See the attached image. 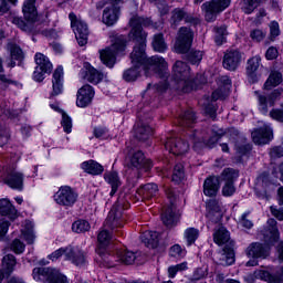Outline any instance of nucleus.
Listing matches in <instances>:
<instances>
[{
  "instance_id": "nucleus-1",
  "label": "nucleus",
  "mask_w": 283,
  "mask_h": 283,
  "mask_svg": "<svg viewBox=\"0 0 283 283\" xmlns=\"http://www.w3.org/2000/svg\"><path fill=\"white\" fill-rule=\"evenodd\" d=\"M154 25V22L149 18H142L138 15H133L129 20V27L132 28L128 36L133 41L137 42L130 53L132 67L127 69L123 73V78L127 83H134L140 76V72H145L146 76H151V74H158L161 78H167L169 73L167 72L169 65L167 61L160 55H154L147 57L145 53V48L147 43V32L143 30L144 28H149Z\"/></svg>"
},
{
  "instance_id": "nucleus-2",
  "label": "nucleus",
  "mask_w": 283,
  "mask_h": 283,
  "mask_svg": "<svg viewBox=\"0 0 283 283\" xmlns=\"http://www.w3.org/2000/svg\"><path fill=\"white\" fill-rule=\"evenodd\" d=\"M263 239L265 244L255 242L248 247L247 255H249V258H266L269 255V249L280 240V231L277 230V221H275V219L268 220Z\"/></svg>"
},
{
  "instance_id": "nucleus-3",
  "label": "nucleus",
  "mask_w": 283,
  "mask_h": 283,
  "mask_svg": "<svg viewBox=\"0 0 283 283\" xmlns=\"http://www.w3.org/2000/svg\"><path fill=\"white\" fill-rule=\"evenodd\" d=\"M171 85L178 92L187 94L193 90V76L189 71V65L182 61H177L172 66Z\"/></svg>"
},
{
  "instance_id": "nucleus-4",
  "label": "nucleus",
  "mask_w": 283,
  "mask_h": 283,
  "mask_svg": "<svg viewBox=\"0 0 283 283\" xmlns=\"http://www.w3.org/2000/svg\"><path fill=\"white\" fill-rule=\"evenodd\" d=\"M127 48V38L125 35H117L112 40V45L99 51V59L106 67H114L116 56L123 54Z\"/></svg>"
},
{
  "instance_id": "nucleus-5",
  "label": "nucleus",
  "mask_w": 283,
  "mask_h": 283,
  "mask_svg": "<svg viewBox=\"0 0 283 283\" xmlns=\"http://www.w3.org/2000/svg\"><path fill=\"white\" fill-rule=\"evenodd\" d=\"M33 279L36 282L48 283H70L67 276L59 270L52 268H35L33 269Z\"/></svg>"
},
{
  "instance_id": "nucleus-6",
  "label": "nucleus",
  "mask_w": 283,
  "mask_h": 283,
  "mask_svg": "<svg viewBox=\"0 0 283 283\" xmlns=\"http://www.w3.org/2000/svg\"><path fill=\"white\" fill-rule=\"evenodd\" d=\"M193 30L187 27H181L177 32V38L175 42V52L177 54H187L193 45Z\"/></svg>"
},
{
  "instance_id": "nucleus-7",
  "label": "nucleus",
  "mask_w": 283,
  "mask_h": 283,
  "mask_svg": "<svg viewBox=\"0 0 283 283\" xmlns=\"http://www.w3.org/2000/svg\"><path fill=\"white\" fill-rule=\"evenodd\" d=\"M105 229H112V231H117L125 227V214H123V203L118 200L116 205L113 206L104 223Z\"/></svg>"
},
{
  "instance_id": "nucleus-8",
  "label": "nucleus",
  "mask_w": 283,
  "mask_h": 283,
  "mask_svg": "<svg viewBox=\"0 0 283 283\" xmlns=\"http://www.w3.org/2000/svg\"><path fill=\"white\" fill-rule=\"evenodd\" d=\"M69 19L71 21V28L75 34V39L83 48V45H87V36L90 34V29H87V23L83 21V19L77 18L76 14L70 13Z\"/></svg>"
},
{
  "instance_id": "nucleus-9",
  "label": "nucleus",
  "mask_w": 283,
  "mask_h": 283,
  "mask_svg": "<svg viewBox=\"0 0 283 283\" xmlns=\"http://www.w3.org/2000/svg\"><path fill=\"white\" fill-rule=\"evenodd\" d=\"M54 200L56 205L70 209V207H74V205H76V200H78V192L70 186H61L54 195Z\"/></svg>"
},
{
  "instance_id": "nucleus-10",
  "label": "nucleus",
  "mask_w": 283,
  "mask_h": 283,
  "mask_svg": "<svg viewBox=\"0 0 283 283\" xmlns=\"http://www.w3.org/2000/svg\"><path fill=\"white\" fill-rule=\"evenodd\" d=\"M231 0H211L202 4V11L205 12L206 21H213L220 12L227 10Z\"/></svg>"
},
{
  "instance_id": "nucleus-11",
  "label": "nucleus",
  "mask_w": 283,
  "mask_h": 283,
  "mask_svg": "<svg viewBox=\"0 0 283 283\" xmlns=\"http://www.w3.org/2000/svg\"><path fill=\"white\" fill-rule=\"evenodd\" d=\"M255 280H263L269 283H283V266L275 274H271L266 270H256L245 276V281L249 283H254Z\"/></svg>"
},
{
  "instance_id": "nucleus-12",
  "label": "nucleus",
  "mask_w": 283,
  "mask_h": 283,
  "mask_svg": "<svg viewBox=\"0 0 283 283\" xmlns=\"http://www.w3.org/2000/svg\"><path fill=\"white\" fill-rule=\"evenodd\" d=\"M65 260L74 264L75 266H83L87 262V255L85 251L78 245H67L65 248Z\"/></svg>"
},
{
  "instance_id": "nucleus-13",
  "label": "nucleus",
  "mask_w": 283,
  "mask_h": 283,
  "mask_svg": "<svg viewBox=\"0 0 283 283\" xmlns=\"http://www.w3.org/2000/svg\"><path fill=\"white\" fill-rule=\"evenodd\" d=\"M167 196L170 200V206L161 214V220L166 227H174L178 222V216L176 214V196L171 190L167 191Z\"/></svg>"
},
{
  "instance_id": "nucleus-14",
  "label": "nucleus",
  "mask_w": 283,
  "mask_h": 283,
  "mask_svg": "<svg viewBox=\"0 0 283 283\" xmlns=\"http://www.w3.org/2000/svg\"><path fill=\"white\" fill-rule=\"evenodd\" d=\"M231 92V78L229 76L223 75L218 80V88L212 92L211 101H224L227 96H229Z\"/></svg>"
},
{
  "instance_id": "nucleus-15",
  "label": "nucleus",
  "mask_w": 283,
  "mask_h": 283,
  "mask_svg": "<svg viewBox=\"0 0 283 283\" xmlns=\"http://www.w3.org/2000/svg\"><path fill=\"white\" fill-rule=\"evenodd\" d=\"M165 148L169 154H174V156H182V154H187L189 151V145L187 142L176 137L167 138Z\"/></svg>"
},
{
  "instance_id": "nucleus-16",
  "label": "nucleus",
  "mask_w": 283,
  "mask_h": 283,
  "mask_svg": "<svg viewBox=\"0 0 283 283\" xmlns=\"http://www.w3.org/2000/svg\"><path fill=\"white\" fill-rule=\"evenodd\" d=\"M23 172L17 168H9L7 170V177L4 178V184L11 189H17L18 191L23 190Z\"/></svg>"
},
{
  "instance_id": "nucleus-17",
  "label": "nucleus",
  "mask_w": 283,
  "mask_h": 283,
  "mask_svg": "<svg viewBox=\"0 0 283 283\" xmlns=\"http://www.w3.org/2000/svg\"><path fill=\"white\" fill-rule=\"evenodd\" d=\"M80 76L93 85H98V83L105 78V75L90 63H84V67L80 72Z\"/></svg>"
},
{
  "instance_id": "nucleus-18",
  "label": "nucleus",
  "mask_w": 283,
  "mask_h": 283,
  "mask_svg": "<svg viewBox=\"0 0 283 283\" xmlns=\"http://www.w3.org/2000/svg\"><path fill=\"white\" fill-rule=\"evenodd\" d=\"M96 93L94 92V87L92 85L86 84L82 86L76 94V105L77 107L85 108L88 105L92 104V101H94V95Z\"/></svg>"
},
{
  "instance_id": "nucleus-19",
  "label": "nucleus",
  "mask_w": 283,
  "mask_h": 283,
  "mask_svg": "<svg viewBox=\"0 0 283 283\" xmlns=\"http://www.w3.org/2000/svg\"><path fill=\"white\" fill-rule=\"evenodd\" d=\"M273 139V128L264 124L263 127L252 132V140L255 145H268Z\"/></svg>"
},
{
  "instance_id": "nucleus-20",
  "label": "nucleus",
  "mask_w": 283,
  "mask_h": 283,
  "mask_svg": "<svg viewBox=\"0 0 283 283\" xmlns=\"http://www.w3.org/2000/svg\"><path fill=\"white\" fill-rule=\"evenodd\" d=\"M282 88H276L272 92V94L266 98L264 95H259L258 101H259V109L261 114H269V107H273L275 105V101L282 96Z\"/></svg>"
},
{
  "instance_id": "nucleus-21",
  "label": "nucleus",
  "mask_w": 283,
  "mask_h": 283,
  "mask_svg": "<svg viewBox=\"0 0 283 283\" xmlns=\"http://www.w3.org/2000/svg\"><path fill=\"white\" fill-rule=\"evenodd\" d=\"M14 266H17V258H14V255L7 254L2 258L0 265V283L14 273Z\"/></svg>"
},
{
  "instance_id": "nucleus-22",
  "label": "nucleus",
  "mask_w": 283,
  "mask_h": 283,
  "mask_svg": "<svg viewBox=\"0 0 283 283\" xmlns=\"http://www.w3.org/2000/svg\"><path fill=\"white\" fill-rule=\"evenodd\" d=\"M129 166L134 169H145V171H149L154 165L150 159L145 158V154L143 151H135L129 158Z\"/></svg>"
},
{
  "instance_id": "nucleus-23",
  "label": "nucleus",
  "mask_w": 283,
  "mask_h": 283,
  "mask_svg": "<svg viewBox=\"0 0 283 283\" xmlns=\"http://www.w3.org/2000/svg\"><path fill=\"white\" fill-rule=\"evenodd\" d=\"M190 140L193 143V147H210L212 148L213 145L220 140V133H217L214 136L207 138L202 136V133L196 132L193 135L190 136Z\"/></svg>"
},
{
  "instance_id": "nucleus-24",
  "label": "nucleus",
  "mask_w": 283,
  "mask_h": 283,
  "mask_svg": "<svg viewBox=\"0 0 283 283\" xmlns=\"http://www.w3.org/2000/svg\"><path fill=\"white\" fill-rule=\"evenodd\" d=\"M240 61H242V55L240 54V51H227V53L223 56V67L226 70H230V72H233L238 70Z\"/></svg>"
},
{
  "instance_id": "nucleus-25",
  "label": "nucleus",
  "mask_w": 283,
  "mask_h": 283,
  "mask_svg": "<svg viewBox=\"0 0 283 283\" xmlns=\"http://www.w3.org/2000/svg\"><path fill=\"white\" fill-rule=\"evenodd\" d=\"M119 17L120 8L115 4H108L103 11L102 21L105 25H115V23L118 22Z\"/></svg>"
},
{
  "instance_id": "nucleus-26",
  "label": "nucleus",
  "mask_w": 283,
  "mask_h": 283,
  "mask_svg": "<svg viewBox=\"0 0 283 283\" xmlns=\"http://www.w3.org/2000/svg\"><path fill=\"white\" fill-rule=\"evenodd\" d=\"M220 190V178L219 177H208L203 182V193L209 198L218 196Z\"/></svg>"
},
{
  "instance_id": "nucleus-27",
  "label": "nucleus",
  "mask_w": 283,
  "mask_h": 283,
  "mask_svg": "<svg viewBox=\"0 0 283 283\" xmlns=\"http://www.w3.org/2000/svg\"><path fill=\"white\" fill-rule=\"evenodd\" d=\"M217 258L219 259L218 264L221 266H231L235 263V252L231 248H224L217 254Z\"/></svg>"
},
{
  "instance_id": "nucleus-28",
  "label": "nucleus",
  "mask_w": 283,
  "mask_h": 283,
  "mask_svg": "<svg viewBox=\"0 0 283 283\" xmlns=\"http://www.w3.org/2000/svg\"><path fill=\"white\" fill-rule=\"evenodd\" d=\"M22 12L27 21H36L39 12L36 11V0H24Z\"/></svg>"
},
{
  "instance_id": "nucleus-29",
  "label": "nucleus",
  "mask_w": 283,
  "mask_h": 283,
  "mask_svg": "<svg viewBox=\"0 0 283 283\" xmlns=\"http://www.w3.org/2000/svg\"><path fill=\"white\" fill-rule=\"evenodd\" d=\"M53 92L52 96L63 94V66H59L53 73Z\"/></svg>"
},
{
  "instance_id": "nucleus-30",
  "label": "nucleus",
  "mask_w": 283,
  "mask_h": 283,
  "mask_svg": "<svg viewBox=\"0 0 283 283\" xmlns=\"http://www.w3.org/2000/svg\"><path fill=\"white\" fill-rule=\"evenodd\" d=\"M81 169L91 176H101L103 174L104 168L103 165L98 164L97 161L91 159L87 161H83L81 164Z\"/></svg>"
},
{
  "instance_id": "nucleus-31",
  "label": "nucleus",
  "mask_w": 283,
  "mask_h": 283,
  "mask_svg": "<svg viewBox=\"0 0 283 283\" xmlns=\"http://www.w3.org/2000/svg\"><path fill=\"white\" fill-rule=\"evenodd\" d=\"M0 216H6L9 220H15L17 218V208L7 198L0 199Z\"/></svg>"
},
{
  "instance_id": "nucleus-32",
  "label": "nucleus",
  "mask_w": 283,
  "mask_h": 283,
  "mask_svg": "<svg viewBox=\"0 0 283 283\" xmlns=\"http://www.w3.org/2000/svg\"><path fill=\"white\" fill-rule=\"evenodd\" d=\"M105 182L111 186L109 196H115L116 191H118V187H120V177H118V172L108 171L104 175Z\"/></svg>"
},
{
  "instance_id": "nucleus-33",
  "label": "nucleus",
  "mask_w": 283,
  "mask_h": 283,
  "mask_svg": "<svg viewBox=\"0 0 283 283\" xmlns=\"http://www.w3.org/2000/svg\"><path fill=\"white\" fill-rule=\"evenodd\" d=\"M137 193H139L144 200L156 198V196H158V185L146 184L145 186L137 190Z\"/></svg>"
},
{
  "instance_id": "nucleus-34",
  "label": "nucleus",
  "mask_w": 283,
  "mask_h": 283,
  "mask_svg": "<svg viewBox=\"0 0 283 283\" xmlns=\"http://www.w3.org/2000/svg\"><path fill=\"white\" fill-rule=\"evenodd\" d=\"M34 61L38 70H43V72H52V62L50 59L43 53H35Z\"/></svg>"
},
{
  "instance_id": "nucleus-35",
  "label": "nucleus",
  "mask_w": 283,
  "mask_h": 283,
  "mask_svg": "<svg viewBox=\"0 0 283 283\" xmlns=\"http://www.w3.org/2000/svg\"><path fill=\"white\" fill-rule=\"evenodd\" d=\"M231 240V234L229 231L221 227L213 233V242L218 244L219 247H222V244H227Z\"/></svg>"
},
{
  "instance_id": "nucleus-36",
  "label": "nucleus",
  "mask_w": 283,
  "mask_h": 283,
  "mask_svg": "<svg viewBox=\"0 0 283 283\" xmlns=\"http://www.w3.org/2000/svg\"><path fill=\"white\" fill-rule=\"evenodd\" d=\"M140 238L146 247H149L150 249H156L158 247V232L145 231Z\"/></svg>"
},
{
  "instance_id": "nucleus-37",
  "label": "nucleus",
  "mask_w": 283,
  "mask_h": 283,
  "mask_svg": "<svg viewBox=\"0 0 283 283\" xmlns=\"http://www.w3.org/2000/svg\"><path fill=\"white\" fill-rule=\"evenodd\" d=\"M153 50H155V52H166L167 51V42H165V35H163V33H157L153 36Z\"/></svg>"
},
{
  "instance_id": "nucleus-38",
  "label": "nucleus",
  "mask_w": 283,
  "mask_h": 283,
  "mask_svg": "<svg viewBox=\"0 0 283 283\" xmlns=\"http://www.w3.org/2000/svg\"><path fill=\"white\" fill-rule=\"evenodd\" d=\"M135 134L138 140H148L154 134V129L149 125L140 124L136 127Z\"/></svg>"
},
{
  "instance_id": "nucleus-39",
  "label": "nucleus",
  "mask_w": 283,
  "mask_h": 283,
  "mask_svg": "<svg viewBox=\"0 0 283 283\" xmlns=\"http://www.w3.org/2000/svg\"><path fill=\"white\" fill-rule=\"evenodd\" d=\"M179 125L181 127H188L191 128L193 125H196V114L193 111H187L184 113V115L179 119Z\"/></svg>"
},
{
  "instance_id": "nucleus-40",
  "label": "nucleus",
  "mask_w": 283,
  "mask_h": 283,
  "mask_svg": "<svg viewBox=\"0 0 283 283\" xmlns=\"http://www.w3.org/2000/svg\"><path fill=\"white\" fill-rule=\"evenodd\" d=\"M282 83V73L280 72H272L264 83L265 90H271V87H277Z\"/></svg>"
},
{
  "instance_id": "nucleus-41",
  "label": "nucleus",
  "mask_w": 283,
  "mask_h": 283,
  "mask_svg": "<svg viewBox=\"0 0 283 283\" xmlns=\"http://www.w3.org/2000/svg\"><path fill=\"white\" fill-rule=\"evenodd\" d=\"M200 237V230L196 228H188L185 230L184 238L188 244V247H191V244L196 243V240Z\"/></svg>"
},
{
  "instance_id": "nucleus-42",
  "label": "nucleus",
  "mask_w": 283,
  "mask_h": 283,
  "mask_svg": "<svg viewBox=\"0 0 283 283\" xmlns=\"http://www.w3.org/2000/svg\"><path fill=\"white\" fill-rule=\"evenodd\" d=\"M187 17V12L185 9L177 8L172 11V15L170 18V25L171 28H178L180 21Z\"/></svg>"
},
{
  "instance_id": "nucleus-43",
  "label": "nucleus",
  "mask_w": 283,
  "mask_h": 283,
  "mask_svg": "<svg viewBox=\"0 0 283 283\" xmlns=\"http://www.w3.org/2000/svg\"><path fill=\"white\" fill-rule=\"evenodd\" d=\"M22 238L28 242V244H34V230L32 222H25L24 229H22Z\"/></svg>"
},
{
  "instance_id": "nucleus-44",
  "label": "nucleus",
  "mask_w": 283,
  "mask_h": 283,
  "mask_svg": "<svg viewBox=\"0 0 283 283\" xmlns=\"http://www.w3.org/2000/svg\"><path fill=\"white\" fill-rule=\"evenodd\" d=\"M90 229L91 226L87 220L80 219L74 221L72 224V231H74V233H85L90 231Z\"/></svg>"
},
{
  "instance_id": "nucleus-45",
  "label": "nucleus",
  "mask_w": 283,
  "mask_h": 283,
  "mask_svg": "<svg viewBox=\"0 0 283 283\" xmlns=\"http://www.w3.org/2000/svg\"><path fill=\"white\" fill-rule=\"evenodd\" d=\"M238 176L240 175L235 169L226 168L220 176V180H222L223 182H234Z\"/></svg>"
},
{
  "instance_id": "nucleus-46",
  "label": "nucleus",
  "mask_w": 283,
  "mask_h": 283,
  "mask_svg": "<svg viewBox=\"0 0 283 283\" xmlns=\"http://www.w3.org/2000/svg\"><path fill=\"white\" fill-rule=\"evenodd\" d=\"M258 67H260V56H254L248 61L247 74L250 78H253V74L258 72Z\"/></svg>"
},
{
  "instance_id": "nucleus-47",
  "label": "nucleus",
  "mask_w": 283,
  "mask_h": 283,
  "mask_svg": "<svg viewBox=\"0 0 283 283\" xmlns=\"http://www.w3.org/2000/svg\"><path fill=\"white\" fill-rule=\"evenodd\" d=\"M185 179V166L182 164H176L172 171V182H182Z\"/></svg>"
},
{
  "instance_id": "nucleus-48",
  "label": "nucleus",
  "mask_w": 283,
  "mask_h": 283,
  "mask_svg": "<svg viewBox=\"0 0 283 283\" xmlns=\"http://www.w3.org/2000/svg\"><path fill=\"white\" fill-rule=\"evenodd\" d=\"M117 255L123 264H134L136 261V254L132 251H120Z\"/></svg>"
},
{
  "instance_id": "nucleus-49",
  "label": "nucleus",
  "mask_w": 283,
  "mask_h": 283,
  "mask_svg": "<svg viewBox=\"0 0 283 283\" xmlns=\"http://www.w3.org/2000/svg\"><path fill=\"white\" fill-rule=\"evenodd\" d=\"M214 31H216L214 41L217 45H222L224 43V39H227V34H229V32H227V27L226 25L217 27L214 28Z\"/></svg>"
},
{
  "instance_id": "nucleus-50",
  "label": "nucleus",
  "mask_w": 283,
  "mask_h": 283,
  "mask_svg": "<svg viewBox=\"0 0 283 283\" xmlns=\"http://www.w3.org/2000/svg\"><path fill=\"white\" fill-rule=\"evenodd\" d=\"M97 241L101 249H105V247H109V242H112V234L107 230H102L97 235Z\"/></svg>"
},
{
  "instance_id": "nucleus-51",
  "label": "nucleus",
  "mask_w": 283,
  "mask_h": 283,
  "mask_svg": "<svg viewBox=\"0 0 283 283\" xmlns=\"http://www.w3.org/2000/svg\"><path fill=\"white\" fill-rule=\"evenodd\" d=\"M258 6H260V0H243L242 11L245 14H251Z\"/></svg>"
},
{
  "instance_id": "nucleus-52",
  "label": "nucleus",
  "mask_w": 283,
  "mask_h": 283,
  "mask_svg": "<svg viewBox=\"0 0 283 283\" xmlns=\"http://www.w3.org/2000/svg\"><path fill=\"white\" fill-rule=\"evenodd\" d=\"M0 82L6 87H10V85H14V87H23V85H21V83L17 82L12 78V75H6L4 73H0Z\"/></svg>"
},
{
  "instance_id": "nucleus-53",
  "label": "nucleus",
  "mask_w": 283,
  "mask_h": 283,
  "mask_svg": "<svg viewBox=\"0 0 283 283\" xmlns=\"http://www.w3.org/2000/svg\"><path fill=\"white\" fill-rule=\"evenodd\" d=\"M200 104L205 107V112L206 114H208V116H210L211 118L216 116V105H213V103L209 101V97L201 99Z\"/></svg>"
},
{
  "instance_id": "nucleus-54",
  "label": "nucleus",
  "mask_w": 283,
  "mask_h": 283,
  "mask_svg": "<svg viewBox=\"0 0 283 283\" xmlns=\"http://www.w3.org/2000/svg\"><path fill=\"white\" fill-rule=\"evenodd\" d=\"M270 28V35H269V41L273 42L277 36H280V23L277 21H272L269 24Z\"/></svg>"
},
{
  "instance_id": "nucleus-55",
  "label": "nucleus",
  "mask_w": 283,
  "mask_h": 283,
  "mask_svg": "<svg viewBox=\"0 0 283 283\" xmlns=\"http://www.w3.org/2000/svg\"><path fill=\"white\" fill-rule=\"evenodd\" d=\"M250 38L252 39V41H254L255 43H261V41H264V39L266 38V31H263L261 29H253L250 32Z\"/></svg>"
},
{
  "instance_id": "nucleus-56",
  "label": "nucleus",
  "mask_w": 283,
  "mask_h": 283,
  "mask_svg": "<svg viewBox=\"0 0 283 283\" xmlns=\"http://www.w3.org/2000/svg\"><path fill=\"white\" fill-rule=\"evenodd\" d=\"M62 114V122L61 125L65 134H72V117H69L65 112H61Z\"/></svg>"
},
{
  "instance_id": "nucleus-57",
  "label": "nucleus",
  "mask_w": 283,
  "mask_h": 283,
  "mask_svg": "<svg viewBox=\"0 0 283 283\" xmlns=\"http://www.w3.org/2000/svg\"><path fill=\"white\" fill-rule=\"evenodd\" d=\"M98 255L101 259H98V262L102 264V266H113L114 264H112V255H109V253L99 250L98 251Z\"/></svg>"
},
{
  "instance_id": "nucleus-58",
  "label": "nucleus",
  "mask_w": 283,
  "mask_h": 283,
  "mask_svg": "<svg viewBox=\"0 0 283 283\" xmlns=\"http://www.w3.org/2000/svg\"><path fill=\"white\" fill-rule=\"evenodd\" d=\"M171 258H185L187 255V250L182 249L180 244H175L170 248Z\"/></svg>"
},
{
  "instance_id": "nucleus-59",
  "label": "nucleus",
  "mask_w": 283,
  "mask_h": 283,
  "mask_svg": "<svg viewBox=\"0 0 283 283\" xmlns=\"http://www.w3.org/2000/svg\"><path fill=\"white\" fill-rule=\"evenodd\" d=\"M8 1L11 6H17V3H19V0H0V17L10 12V4H8Z\"/></svg>"
},
{
  "instance_id": "nucleus-60",
  "label": "nucleus",
  "mask_w": 283,
  "mask_h": 283,
  "mask_svg": "<svg viewBox=\"0 0 283 283\" xmlns=\"http://www.w3.org/2000/svg\"><path fill=\"white\" fill-rule=\"evenodd\" d=\"M8 50H10L11 59H13L14 61L23 59V51L18 45L11 44L8 46Z\"/></svg>"
},
{
  "instance_id": "nucleus-61",
  "label": "nucleus",
  "mask_w": 283,
  "mask_h": 283,
  "mask_svg": "<svg viewBox=\"0 0 283 283\" xmlns=\"http://www.w3.org/2000/svg\"><path fill=\"white\" fill-rule=\"evenodd\" d=\"M188 61L196 65L202 61V52L201 51H190L188 54Z\"/></svg>"
},
{
  "instance_id": "nucleus-62",
  "label": "nucleus",
  "mask_w": 283,
  "mask_h": 283,
  "mask_svg": "<svg viewBox=\"0 0 283 283\" xmlns=\"http://www.w3.org/2000/svg\"><path fill=\"white\" fill-rule=\"evenodd\" d=\"M94 136L95 138L107 140V138H109V130L105 127H97L94 129Z\"/></svg>"
},
{
  "instance_id": "nucleus-63",
  "label": "nucleus",
  "mask_w": 283,
  "mask_h": 283,
  "mask_svg": "<svg viewBox=\"0 0 283 283\" xmlns=\"http://www.w3.org/2000/svg\"><path fill=\"white\" fill-rule=\"evenodd\" d=\"M167 87H169V83L163 82L160 84H148L147 92H165L167 91Z\"/></svg>"
},
{
  "instance_id": "nucleus-64",
  "label": "nucleus",
  "mask_w": 283,
  "mask_h": 283,
  "mask_svg": "<svg viewBox=\"0 0 283 283\" xmlns=\"http://www.w3.org/2000/svg\"><path fill=\"white\" fill-rule=\"evenodd\" d=\"M233 193H235V186L233 185V182H226L222 188V195L226 198H229L233 196Z\"/></svg>"
}]
</instances>
